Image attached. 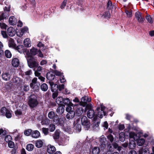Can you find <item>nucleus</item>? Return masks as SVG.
<instances>
[{"label":"nucleus","instance_id":"5701e85b","mask_svg":"<svg viewBox=\"0 0 154 154\" xmlns=\"http://www.w3.org/2000/svg\"><path fill=\"white\" fill-rule=\"evenodd\" d=\"M31 135L33 138H37L39 137L40 133L38 131L35 130L32 132Z\"/></svg>","mask_w":154,"mask_h":154},{"label":"nucleus","instance_id":"c9c22d12","mask_svg":"<svg viewBox=\"0 0 154 154\" xmlns=\"http://www.w3.org/2000/svg\"><path fill=\"white\" fill-rule=\"evenodd\" d=\"M48 88V85L45 83L43 84L41 86V88L43 91H47Z\"/></svg>","mask_w":154,"mask_h":154},{"label":"nucleus","instance_id":"338daca9","mask_svg":"<svg viewBox=\"0 0 154 154\" xmlns=\"http://www.w3.org/2000/svg\"><path fill=\"white\" fill-rule=\"evenodd\" d=\"M39 72H38L37 71H35V76L38 77H39L40 76L41 74Z\"/></svg>","mask_w":154,"mask_h":154},{"label":"nucleus","instance_id":"0e129e2a","mask_svg":"<svg viewBox=\"0 0 154 154\" xmlns=\"http://www.w3.org/2000/svg\"><path fill=\"white\" fill-rule=\"evenodd\" d=\"M53 72H54V74L57 75L59 76L61 75V73L60 72L57 70H54Z\"/></svg>","mask_w":154,"mask_h":154},{"label":"nucleus","instance_id":"ddd939ff","mask_svg":"<svg viewBox=\"0 0 154 154\" xmlns=\"http://www.w3.org/2000/svg\"><path fill=\"white\" fill-rule=\"evenodd\" d=\"M8 34L10 36H14L15 34L14 29L12 27H9L7 30Z\"/></svg>","mask_w":154,"mask_h":154},{"label":"nucleus","instance_id":"7ed1b4c3","mask_svg":"<svg viewBox=\"0 0 154 154\" xmlns=\"http://www.w3.org/2000/svg\"><path fill=\"white\" fill-rule=\"evenodd\" d=\"M28 104L30 107L34 108L37 106L38 104L36 96L34 95H31L29 99Z\"/></svg>","mask_w":154,"mask_h":154},{"label":"nucleus","instance_id":"864d4df0","mask_svg":"<svg viewBox=\"0 0 154 154\" xmlns=\"http://www.w3.org/2000/svg\"><path fill=\"white\" fill-rule=\"evenodd\" d=\"M108 139L111 142H112L114 140V137L111 134H109L107 136Z\"/></svg>","mask_w":154,"mask_h":154},{"label":"nucleus","instance_id":"69168bd1","mask_svg":"<svg viewBox=\"0 0 154 154\" xmlns=\"http://www.w3.org/2000/svg\"><path fill=\"white\" fill-rule=\"evenodd\" d=\"M15 114L17 116L21 115L22 114V112L20 110H17L15 112Z\"/></svg>","mask_w":154,"mask_h":154},{"label":"nucleus","instance_id":"a19ab883","mask_svg":"<svg viewBox=\"0 0 154 154\" xmlns=\"http://www.w3.org/2000/svg\"><path fill=\"white\" fill-rule=\"evenodd\" d=\"M34 145L31 144H29L27 145L26 149L29 151H32L34 148Z\"/></svg>","mask_w":154,"mask_h":154},{"label":"nucleus","instance_id":"6ab92c4d","mask_svg":"<svg viewBox=\"0 0 154 154\" xmlns=\"http://www.w3.org/2000/svg\"><path fill=\"white\" fill-rule=\"evenodd\" d=\"M17 20L14 17H11L9 19V23L12 25H15L17 23Z\"/></svg>","mask_w":154,"mask_h":154},{"label":"nucleus","instance_id":"1a4fd4ad","mask_svg":"<svg viewBox=\"0 0 154 154\" xmlns=\"http://www.w3.org/2000/svg\"><path fill=\"white\" fill-rule=\"evenodd\" d=\"M48 83L51 87V90L53 92H55L58 89V85L55 84H54L52 81H49Z\"/></svg>","mask_w":154,"mask_h":154},{"label":"nucleus","instance_id":"4d7b16f0","mask_svg":"<svg viewBox=\"0 0 154 154\" xmlns=\"http://www.w3.org/2000/svg\"><path fill=\"white\" fill-rule=\"evenodd\" d=\"M8 146L11 148H13L14 147V143L11 141L8 142Z\"/></svg>","mask_w":154,"mask_h":154},{"label":"nucleus","instance_id":"2f4dec72","mask_svg":"<svg viewBox=\"0 0 154 154\" xmlns=\"http://www.w3.org/2000/svg\"><path fill=\"white\" fill-rule=\"evenodd\" d=\"M137 145L139 146H142L144 143L145 140L143 138L137 139Z\"/></svg>","mask_w":154,"mask_h":154},{"label":"nucleus","instance_id":"7c9ffc66","mask_svg":"<svg viewBox=\"0 0 154 154\" xmlns=\"http://www.w3.org/2000/svg\"><path fill=\"white\" fill-rule=\"evenodd\" d=\"M60 131L59 130H56L53 135V137L54 140L58 139L60 137Z\"/></svg>","mask_w":154,"mask_h":154},{"label":"nucleus","instance_id":"052dcab7","mask_svg":"<svg viewBox=\"0 0 154 154\" xmlns=\"http://www.w3.org/2000/svg\"><path fill=\"white\" fill-rule=\"evenodd\" d=\"M1 34L4 38H6L8 37V35L5 31H1Z\"/></svg>","mask_w":154,"mask_h":154},{"label":"nucleus","instance_id":"39448f33","mask_svg":"<svg viewBox=\"0 0 154 154\" xmlns=\"http://www.w3.org/2000/svg\"><path fill=\"white\" fill-rule=\"evenodd\" d=\"M82 125L84 126L86 130H88L90 128V122L86 116L82 117L81 120Z\"/></svg>","mask_w":154,"mask_h":154},{"label":"nucleus","instance_id":"72a5a7b5","mask_svg":"<svg viewBox=\"0 0 154 154\" xmlns=\"http://www.w3.org/2000/svg\"><path fill=\"white\" fill-rule=\"evenodd\" d=\"M64 111V108L62 106H59L57 109V112L59 114L63 113Z\"/></svg>","mask_w":154,"mask_h":154},{"label":"nucleus","instance_id":"f3484780","mask_svg":"<svg viewBox=\"0 0 154 154\" xmlns=\"http://www.w3.org/2000/svg\"><path fill=\"white\" fill-rule=\"evenodd\" d=\"M12 64L14 67H18L19 64V60L16 58H13L12 60Z\"/></svg>","mask_w":154,"mask_h":154},{"label":"nucleus","instance_id":"5fc2aeb1","mask_svg":"<svg viewBox=\"0 0 154 154\" xmlns=\"http://www.w3.org/2000/svg\"><path fill=\"white\" fill-rule=\"evenodd\" d=\"M42 131L45 135H47L49 133L48 129V128H42Z\"/></svg>","mask_w":154,"mask_h":154},{"label":"nucleus","instance_id":"6e6552de","mask_svg":"<svg viewBox=\"0 0 154 154\" xmlns=\"http://www.w3.org/2000/svg\"><path fill=\"white\" fill-rule=\"evenodd\" d=\"M2 79L6 81H9L11 78V75L8 72H4L2 75Z\"/></svg>","mask_w":154,"mask_h":154},{"label":"nucleus","instance_id":"4c0bfd02","mask_svg":"<svg viewBox=\"0 0 154 154\" xmlns=\"http://www.w3.org/2000/svg\"><path fill=\"white\" fill-rule=\"evenodd\" d=\"M135 146V143L134 141L133 140L130 141L129 144V147L130 149H132L134 148Z\"/></svg>","mask_w":154,"mask_h":154},{"label":"nucleus","instance_id":"e433bc0d","mask_svg":"<svg viewBox=\"0 0 154 154\" xmlns=\"http://www.w3.org/2000/svg\"><path fill=\"white\" fill-rule=\"evenodd\" d=\"M55 128V125L53 124H51L49 126V129L50 132H53Z\"/></svg>","mask_w":154,"mask_h":154},{"label":"nucleus","instance_id":"79ce46f5","mask_svg":"<svg viewBox=\"0 0 154 154\" xmlns=\"http://www.w3.org/2000/svg\"><path fill=\"white\" fill-rule=\"evenodd\" d=\"M5 56L8 58H10L11 57L12 55L10 51L8 50L5 51Z\"/></svg>","mask_w":154,"mask_h":154},{"label":"nucleus","instance_id":"c756f323","mask_svg":"<svg viewBox=\"0 0 154 154\" xmlns=\"http://www.w3.org/2000/svg\"><path fill=\"white\" fill-rule=\"evenodd\" d=\"M100 152V149L97 147H94L92 149L93 154H99Z\"/></svg>","mask_w":154,"mask_h":154},{"label":"nucleus","instance_id":"58836bf2","mask_svg":"<svg viewBox=\"0 0 154 154\" xmlns=\"http://www.w3.org/2000/svg\"><path fill=\"white\" fill-rule=\"evenodd\" d=\"M112 145L114 148H117V150L119 151H120L121 150L122 147L121 146H119L117 143H114L112 144Z\"/></svg>","mask_w":154,"mask_h":154},{"label":"nucleus","instance_id":"13d9d810","mask_svg":"<svg viewBox=\"0 0 154 154\" xmlns=\"http://www.w3.org/2000/svg\"><path fill=\"white\" fill-rule=\"evenodd\" d=\"M125 12L126 13L127 16L128 17H131L132 16V12L131 11L126 10L125 11Z\"/></svg>","mask_w":154,"mask_h":154},{"label":"nucleus","instance_id":"b1692460","mask_svg":"<svg viewBox=\"0 0 154 154\" xmlns=\"http://www.w3.org/2000/svg\"><path fill=\"white\" fill-rule=\"evenodd\" d=\"M83 110V109L82 107L78 108L75 111L76 115L79 116H81L82 114Z\"/></svg>","mask_w":154,"mask_h":154},{"label":"nucleus","instance_id":"09e8293b","mask_svg":"<svg viewBox=\"0 0 154 154\" xmlns=\"http://www.w3.org/2000/svg\"><path fill=\"white\" fill-rule=\"evenodd\" d=\"M146 18L147 21L150 23H153V21L150 15H147Z\"/></svg>","mask_w":154,"mask_h":154},{"label":"nucleus","instance_id":"c85d7f7f","mask_svg":"<svg viewBox=\"0 0 154 154\" xmlns=\"http://www.w3.org/2000/svg\"><path fill=\"white\" fill-rule=\"evenodd\" d=\"M38 51L37 49L35 48L34 47H32L30 50V53L32 55L34 56L38 54Z\"/></svg>","mask_w":154,"mask_h":154},{"label":"nucleus","instance_id":"a878e982","mask_svg":"<svg viewBox=\"0 0 154 154\" xmlns=\"http://www.w3.org/2000/svg\"><path fill=\"white\" fill-rule=\"evenodd\" d=\"M43 142L41 140H38L35 141V146L38 148H40L42 147L43 145Z\"/></svg>","mask_w":154,"mask_h":154},{"label":"nucleus","instance_id":"37998d69","mask_svg":"<svg viewBox=\"0 0 154 154\" xmlns=\"http://www.w3.org/2000/svg\"><path fill=\"white\" fill-rule=\"evenodd\" d=\"M105 114L106 113L103 110H101L100 111H99L98 113V117L101 118H102L103 117V116L105 115Z\"/></svg>","mask_w":154,"mask_h":154},{"label":"nucleus","instance_id":"bb28decb","mask_svg":"<svg viewBox=\"0 0 154 154\" xmlns=\"http://www.w3.org/2000/svg\"><path fill=\"white\" fill-rule=\"evenodd\" d=\"M129 137L130 138H133L134 140H136L139 138V137L137 136V135L133 132L130 133Z\"/></svg>","mask_w":154,"mask_h":154},{"label":"nucleus","instance_id":"e2e57ef3","mask_svg":"<svg viewBox=\"0 0 154 154\" xmlns=\"http://www.w3.org/2000/svg\"><path fill=\"white\" fill-rule=\"evenodd\" d=\"M23 89L25 91H27L29 89V86L27 85H24L23 86Z\"/></svg>","mask_w":154,"mask_h":154},{"label":"nucleus","instance_id":"cd10ccee","mask_svg":"<svg viewBox=\"0 0 154 154\" xmlns=\"http://www.w3.org/2000/svg\"><path fill=\"white\" fill-rule=\"evenodd\" d=\"M8 16V14L5 12H1L0 13V21L6 19Z\"/></svg>","mask_w":154,"mask_h":154},{"label":"nucleus","instance_id":"8fccbe9b","mask_svg":"<svg viewBox=\"0 0 154 154\" xmlns=\"http://www.w3.org/2000/svg\"><path fill=\"white\" fill-rule=\"evenodd\" d=\"M110 16L109 11H107L104 13L103 15V16L105 18H109Z\"/></svg>","mask_w":154,"mask_h":154},{"label":"nucleus","instance_id":"2eb2a0df","mask_svg":"<svg viewBox=\"0 0 154 154\" xmlns=\"http://www.w3.org/2000/svg\"><path fill=\"white\" fill-rule=\"evenodd\" d=\"M70 104L71 105H73V104L71 102L70 100L67 98L63 99L62 103V105L64 106L65 105L66 106Z\"/></svg>","mask_w":154,"mask_h":154},{"label":"nucleus","instance_id":"774afa93","mask_svg":"<svg viewBox=\"0 0 154 154\" xmlns=\"http://www.w3.org/2000/svg\"><path fill=\"white\" fill-rule=\"evenodd\" d=\"M129 154H137V153L135 151L131 150L129 152Z\"/></svg>","mask_w":154,"mask_h":154},{"label":"nucleus","instance_id":"412c9836","mask_svg":"<svg viewBox=\"0 0 154 154\" xmlns=\"http://www.w3.org/2000/svg\"><path fill=\"white\" fill-rule=\"evenodd\" d=\"M54 77L55 75L51 72H48L47 74L46 78L49 81H51L54 79Z\"/></svg>","mask_w":154,"mask_h":154},{"label":"nucleus","instance_id":"4468645a","mask_svg":"<svg viewBox=\"0 0 154 154\" xmlns=\"http://www.w3.org/2000/svg\"><path fill=\"white\" fill-rule=\"evenodd\" d=\"M28 30V29L27 27H23L21 29L20 32H17V35L19 37H21L23 35L24 33L27 32Z\"/></svg>","mask_w":154,"mask_h":154},{"label":"nucleus","instance_id":"a211bd4d","mask_svg":"<svg viewBox=\"0 0 154 154\" xmlns=\"http://www.w3.org/2000/svg\"><path fill=\"white\" fill-rule=\"evenodd\" d=\"M74 131L76 133L80 132L81 130V126L80 124L76 123L74 126Z\"/></svg>","mask_w":154,"mask_h":154},{"label":"nucleus","instance_id":"dca6fc26","mask_svg":"<svg viewBox=\"0 0 154 154\" xmlns=\"http://www.w3.org/2000/svg\"><path fill=\"white\" fill-rule=\"evenodd\" d=\"M99 141L100 142L102 143V144L100 145V147L103 148H104L106 146L105 143L106 141V139L105 137L103 136H101L99 139Z\"/></svg>","mask_w":154,"mask_h":154},{"label":"nucleus","instance_id":"f257e3e1","mask_svg":"<svg viewBox=\"0 0 154 154\" xmlns=\"http://www.w3.org/2000/svg\"><path fill=\"white\" fill-rule=\"evenodd\" d=\"M87 117L90 118H93L92 120L93 125L96 127H98L100 122V119L98 118L97 116L95 115V112L94 110L90 109L87 111Z\"/></svg>","mask_w":154,"mask_h":154},{"label":"nucleus","instance_id":"0eeeda50","mask_svg":"<svg viewBox=\"0 0 154 154\" xmlns=\"http://www.w3.org/2000/svg\"><path fill=\"white\" fill-rule=\"evenodd\" d=\"M135 17L138 21L140 23H142L144 20V17L143 14L137 11L135 14Z\"/></svg>","mask_w":154,"mask_h":154},{"label":"nucleus","instance_id":"423d86ee","mask_svg":"<svg viewBox=\"0 0 154 154\" xmlns=\"http://www.w3.org/2000/svg\"><path fill=\"white\" fill-rule=\"evenodd\" d=\"M91 99L90 97L87 96L82 97L81 99V101L79 102V104L84 107L86 106V108L88 109V106L87 105V103H89L91 101Z\"/></svg>","mask_w":154,"mask_h":154},{"label":"nucleus","instance_id":"20e7f679","mask_svg":"<svg viewBox=\"0 0 154 154\" xmlns=\"http://www.w3.org/2000/svg\"><path fill=\"white\" fill-rule=\"evenodd\" d=\"M27 57H26L28 66L31 68L37 67L38 63L35 60L32 56H29L27 54Z\"/></svg>","mask_w":154,"mask_h":154},{"label":"nucleus","instance_id":"9d476101","mask_svg":"<svg viewBox=\"0 0 154 154\" xmlns=\"http://www.w3.org/2000/svg\"><path fill=\"white\" fill-rule=\"evenodd\" d=\"M37 79L36 78H34L32 81V82L30 84V86L31 88H33L37 89L38 86L36 85Z\"/></svg>","mask_w":154,"mask_h":154},{"label":"nucleus","instance_id":"9b49d317","mask_svg":"<svg viewBox=\"0 0 154 154\" xmlns=\"http://www.w3.org/2000/svg\"><path fill=\"white\" fill-rule=\"evenodd\" d=\"M13 82L17 85H20L22 83V80L19 78L14 76L12 79Z\"/></svg>","mask_w":154,"mask_h":154},{"label":"nucleus","instance_id":"a18cd8bd","mask_svg":"<svg viewBox=\"0 0 154 154\" xmlns=\"http://www.w3.org/2000/svg\"><path fill=\"white\" fill-rule=\"evenodd\" d=\"M5 116L8 118H10L12 117V114L10 111L8 110Z\"/></svg>","mask_w":154,"mask_h":154},{"label":"nucleus","instance_id":"de8ad7c7","mask_svg":"<svg viewBox=\"0 0 154 154\" xmlns=\"http://www.w3.org/2000/svg\"><path fill=\"white\" fill-rule=\"evenodd\" d=\"M32 130L31 129H28L24 132L25 135L27 136H29L30 134H31Z\"/></svg>","mask_w":154,"mask_h":154},{"label":"nucleus","instance_id":"680f3d73","mask_svg":"<svg viewBox=\"0 0 154 154\" xmlns=\"http://www.w3.org/2000/svg\"><path fill=\"white\" fill-rule=\"evenodd\" d=\"M64 85L63 84L60 85L58 86V89L60 91H62L64 88Z\"/></svg>","mask_w":154,"mask_h":154},{"label":"nucleus","instance_id":"3c124183","mask_svg":"<svg viewBox=\"0 0 154 154\" xmlns=\"http://www.w3.org/2000/svg\"><path fill=\"white\" fill-rule=\"evenodd\" d=\"M50 122V120L48 118H45L44 119L42 122V124H48Z\"/></svg>","mask_w":154,"mask_h":154},{"label":"nucleus","instance_id":"aec40b11","mask_svg":"<svg viewBox=\"0 0 154 154\" xmlns=\"http://www.w3.org/2000/svg\"><path fill=\"white\" fill-rule=\"evenodd\" d=\"M75 115V112L74 111H70L68 112L66 115V118L68 119H71L73 118Z\"/></svg>","mask_w":154,"mask_h":154},{"label":"nucleus","instance_id":"4be33fe9","mask_svg":"<svg viewBox=\"0 0 154 154\" xmlns=\"http://www.w3.org/2000/svg\"><path fill=\"white\" fill-rule=\"evenodd\" d=\"M24 45L27 47H29L31 46V42L29 38H26L23 41Z\"/></svg>","mask_w":154,"mask_h":154},{"label":"nucleus","instance_id":"f8f14e48","mask_svg":"<svg viewBox=\"0 0 154 154\" xmlns=\"http://www.w3.org/2000/svg\"><path fill=\"white\" fill-rule=\"evenodd\" d=\"M56 150L55 147L51 145H48L47 146V151L48 153L52 154L54 153Z\"/></svg>","mask_w":154,"mask_h":154},{"label":"nucleus","instance_id":"393cba45","mask_svg":"<svg viewBox=\"0 0 154 154\" xmlns=\"http://www.w3.org/2000/svg\"><path fill=\"white\" fill-rule=\"evenodd\" d=\"M8 45L9 47L13 48L16 47V44L14 43V40L13 39L10 38L9 39Z\"/></svg>","mask_w":154,"mask_h":154},{"label":"nucleus","instance_id":"ea45409f","mask_svg":"<svg viewBox=\"0 0 154 154\" xmlns=\"http://www.w3.org/2000/svg\"><path fill=\"white\" fill-rule=\"evenodd\" d=\"M114 7V5L112 4V2L110 1H108L107 8L108 9H112Z\"/></svg>","mask_w":154,"mask_h":154},{"label":"nucleus","instance_id":"49530a36","mask_svg":"<svg viewBox=\"0 0 154 154\" xmlns=\"http://www.w3.org/2000/svg\"><path fill=\"white\" fill-rule=\"evenodd\" d=\"M12 138L11 136L10 135H8L6 136L5 137V140L7 142H8L11 141Z\"/></svg>","mask_w":154,"mask_h":154},{"label":"nucleus","instance_id":"f704fd0d","mask_svg":"<svg viewBox=\"0 0 154 154\" xmlns=\"http://www.w3.org/2000/svg\"><path fill=\"white\" fill-rule=\"evenodd\" d=\"M8 110V109H7L6 107H2L0 111V114H1V115L5 116L6 113V112Z\"/></svg>","mask_w":154,"mask_h":154},{"label":"nucleus","instance_id":"f03ea898","mask_svg":"<svg viewBox=\"0 0 154 154\" xmlns=\"http://www.w3.org/2000/svg\"><path fill=\"white\" fill-rule=\"evenodd\" d=\"M48 117L51 119H52L53 122L55 124L59 125L62 124L63 122V118H59L57 115H55L53 111L50 112L48 114Z\"/></svg>","mask_w":154,"mask_h":154},{"label":"nucleus","instance_id":"473e14b6","mask_svg":"<svg viewBox=\"0 0 154 154\" xmlns=\"http://www.w3.org/2000/svg\"><path fill=\"white\" fill-rule=\"evenodd\" d=\"M63 98L61 97H59L56 99L57 103L59 105H62Z\"/></svg>","mask_w":154,"mask_h":154},{"label":"nucleus","instance_id":"c03bdc74","mask_svg":"<svg viewBox=\"0 0 154 154\" xmlns=\"http://www.w3.org/2000/svg\"><path fill=\"white\" fill-rule=\"evenodd\" d=\"M139 154H148L147 150L146 149H142L139 150Z\"/></svg>","mask_w":154,"mask_h":154},{"label":"nucleus","instance_id":"603ef678","mask_svg":"<svg viewBox=\"0 0 154 154\" xmlns=\"http://www.w3.org/2000/svg\"><path fill=\"white\" fill-rule=\"evenodd\" d=\"M73 106V105H71L70 104L67 105V107L66 109V111L68 112L72 111V108L71 106Z\"/></svg>","mask_w":154,"mask_h":154},{"label":"nucleus","instance_id":"bf43d9fd","mask_svg":"<svg viewBox=\"0 0 154 154\" xmlns=\"http://www.w3.org/2000/svg\"><path fill=\"white\" fill-rule=\"evenodd\" d=\"M67 1V0H64L60 7L61 9L63 8L66 6Z\"/></svg>","mask_w":154,"mask_h":154},{"label":"nucleus","instance_id":"6e6d98bb","mask_svg":"<svg viewBox=\"0 0 154 154\" xmlns=\"http://www.w3.org/2000/svg\"><path fill=\"white\" fill-rule=\"evenodd\" d=\"M7 25L4 23H1L0 22V27L2 29H6Z\"/></svg>","mask_w":154,"mask_h":154}]
</instances>
